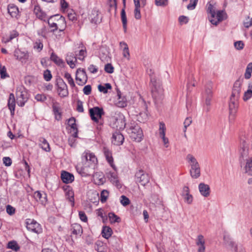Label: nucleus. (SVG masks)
<instances>
[{
	"label": "nucleus",
	"instance_id": "nucleus-54",
	"mask_svg": "<svg viewBox=\"0 0 252 252\" xmlns=\"http://www.w3.org/2000/svg\"><path fill=\"white\" fill-rule=\"evenodd\" d=\"M7 247L8 248L16 251L19 249V247L17 243L15 241L9 242L8 243Z\"/></svg>",
	"mask_w": 252,
	"mask_h": 252
},
{
	"label": "nucleus",
	"instance_id": "nucleus-11",
	"mask_svg": "<svg viewBox=\"0 0 252 252\" xmlns=\"http://www.w3.org/2000/svg\"><path fill=\"white\" fill-rule=\"evenodd\" d=\"M159 137L162 139V142L165 148H168L169 145V140L168 138L165 137L166 127L165 124L163 122L159 123Z\"/></svg>",
	"mask_w": 252,
	"mask_h": 252
},
{
	"label": "nucleus",
	"instance_id": "nucleus-13",
	"mask_svg": "<svg viewBox=\"0 0 252 252\" xmlns=\"http://www.w3.org/2000/svg\"><path fill=\"white\" fill-rule=\"evenodd\" d=\"M240 158L244 159L247 158L249 155V148L248 144L245 140L241 138L240 139V147L239 150Z\"/></svg>",
	"mask_w": 252,
	"mask_h": 252
},
{
	"label": "nucleus",
	"instance_id": "nucleus-24",
	"mask_svg": "<svg viewBox=\"0 0 252 252\" xmlns=\"http://www.w3.org/2000/svg\"><path fill=\"white\" fill-rule=\"evenodd\" d=\"M33 12L38 18L42 20H45L46 14L42 10L38 5L37 4L34 6Z\"/></svg>",
	"mask_w": 252,
	"mask_h": 252
},
{
	"label": "nucleus",
	"instance_id": "nucleus-62",
	"mask_svg": "<svg viewBox=\"0 0 252 252\" xmlns=\"http://www.w3.org/2000/svg\"><path fill=\"white\" fill-rule=\"evenodd\" d=\"M104 70L108 73H112L114 72V67L110 63H107L105 65Z\"/></svg>",
	"mask_w": 252,
	"mask_h": 252
},
{
	"label": "nucleus",
	"instance_id": "nucleus-53",
	"mask_svg": "<svg viewBox=\"0 0 252 252\" xmlns=\"http://www.w3.org/2000/svg\"><path fill=\"white\" fill-rule=\"evenodd\" d=\"M120 123V125L118 126L117 125L116 126L117 128L121 129H124L126 126V123L124 121V118H120L119 119H116V124Z\"/></svg>",
	"mask_w": 252,
	"mask_h": 252
},
{
	"label": "nucleus",
	"instance_id": "nucleus-46",
	"mask_svg": "<svg viewBox=\"0 0 252 252\" xmlns=\"http://www.w3.org/2000/svg\"><path fill=\"white\" fill-rule=\"evenodd\" d=\"M123 45H124V49H123V56L125 58H128L129 57V52L128 47L127 44L125 42H120V46L121 47H123Z\"/></svg>",
	"mask_w": 252,
	"mask_h": 252
},
{
	"label": "nucleus",
	"instance_id": "nucleus-34",
	"mask_svg": "<svg viewBox=\"0 0 252 252\" xmlns=\"http://www.w3.org/2000/svg\"><path fill=\"white\" fill-rule=\"evenodd\" d=\"M58 17H59V15L51 16L48 20V23L49 27L51 28H53L51 32H53L57 31V22L56 21H55V19H56V18Z\"/></svg>",
	"mask_w": 252,
	"mask_h": 252
},
{
	"label": "nucleus",
	"instance_id": "nucleus-8",
	"mask_svg": "<svg viewBox=\"0 0 252 252\" xmlns=\"http://www.w3.org/2000/svg\"><path fill=\"white\" fill-rule=\"evenodd\" d=\"M76 80L79 86H83L88 81V76L84 69L78 68L76 72Z\"/></svg>",
	"mask_w": 252,
	"mask_h": 252
},
{
	"label": "nucleus",
	"instance_id": "nucleus-63",
	"mask_svg": "<svg viewBox=\"0 0 252 252\" xmlns=\"http://www.w3.org/2000/svg\"><path fill=\"white\" fill-rule=\"evenodd\" d=\"M79 216L80 219L83 222H86L88 220V218L83 211H80L79 212Z\"/></svg>",
	"mask_w": 252,
	"mask_h": 252
},
{
	"label": "nucleus",
	"instance_id": "nucleus-39",
	"mask_svg": "<svg viewBox=\"0 0 252 252\" xmlns=\"http://www.w3.org/2000/svg\"><path fill=\"white\" fill-rule=\"evenodd\" d=\"M135 5L134 17L136 19L141 18V14L140 11V1L139 0H133Z\"/></svg>",
	"mask_w": 252,
	"mask_h": 252
},
{
	"label": "nucleus",
	"instance_id": "nucleus-47",
	"mask_svg": "<svg viewBox=\"0 0 252 252\" xmlns=\"http://www.w3.org/2000/svg\"><path fill=\"white\" fill-rule=\"evenodd\" d=\"M207 12L211 14V18H214L216 16L215 8L210 2L207 4Z\"/></svg>",
	"mask_w": 252,
	"mask_h": 252
},
{
	"label": "nucleus",
	"instance_id": "nucleus-56",
	"mask_svg": "<svg viewBox=\"0 0 252 252\" xmlns=\"http://www.w3.org/2000/svg\"><path fill=\"white\" fill-rule=\"evenodd\" d=\"M182 196L184 197V201L185 202H186L187 203H188L189 204H190L192 203V201H193V196L191 194H190L189 193V194H186L185 195H182Z\"/></svg>",
	"mask_w": 252,
	"mask_h": 252
},
{
	"label": "nucleus",
	"instance_id": "nucleus-61",
	"mask_svg": "<svg viewBox=\"0 0 252 252\" xmlns=\"http://www.w3.org/2000/svg\"><path fill=\"white\" fill-rule=\"evenodd\" d=\"M35 99L38 101L44 102L47 99V97L44 94H37L35 96Z\"/></svg>",
	"mask_w": 252,
	"mask_h": 252
},
{
	"label": "nucleus",
	"instance_id": "nucleus-25",
	"mask_svg": "<svg viewBox=\"0 0 252 252\" xmlns=\"http://www.w3.org/2000/svg\"><path fill=\"white\" fill-rule=\"evenodd\" d=\"M8 12L12 17L18 19L19 9L14 4H9L8 6Z\"/></svg>",
	"mask_w": 252,
	"mask_h": 252
},
{
	"label": "nucleus",
	"instance_id": "nucleus-50",
	"mask_svg": "<svg viewBox=\"0 0 252 252\" xmlns=\"http://www.w3.org/2000/svg\"><path fill=\"white\" fill-rule=\"evenodd\" d=\"M33 47L39 51L42 50L43 47L42 41L41 39H36L33 44Z\"/></svg>",
	"mask_w": 252,
	"mask_h": 252
},
{
	"label": "nucleus",
	"instance_id": "nucleus-23",
	"mask_svg": "<svg viewBox=\"0 0 252 252\" xmlns=\"http://www.w3.org/2000/svg\"><path fill=\"white\" fill-rule=\"evenodd\" d=\"M90 19L92 23L97 24L101 21V18L98 11L93 10L90 16Z\"/></svg>",
	"mask_w": 252,
	"mask_h": 252
},
{
	"label": "nucleus",
	"instance_id": "nucleus-51",
	"mask_svg": "<svg viewBox=\"0 0 252 252\" xmlns=\"http://www.w3.org/2000/svg\"><path fill=\"white\" fill-rule=\"evenodd\" d=\"M109 192L105 189L103 190L100 193V201L104 203L106 201L108 197Z\"/></svg>",
	"mask_w": 252,
	"mask_h": 252
},
{
	"label": "nucleus",
	"instance_id": "nucleus-28",
	"mask_svg": "<svg viewBox=\"0 0 252 252\" xmlns=\"http://www.w3.org/2000/svg\"><path fill=\"white\" fill-rule=\"evenodd\" d=\"M8 106L10 110L11 114L13 115L15 111V99L13 94H9V99L8 101Z\"/></svg>",
	"mask_w": 252,
	"mask_h": 252
},
{
	"label": "nucleus",
	"instance_id": "nucleus-3",
	"mask_svg": "<svg viewBox=\"0 0 252 252\" xmlns=\"http://www.w3.org/2000/svg\"><path fill=\"white\" fill-rule=\"evenodd\" d=\"M103 152L105 157L106 159L110 165L113 168L114 171H108L106 172V175L110 182L115 185H118L119 183L118 177L117 173V168L114 163L112 153L109 149L106 147L103 148Z\"/></svg>",
	"mask_w": 252,
	"mask_h": 252
},
{
	"label": "nucleus",
	"instance_id": "nucleus-17",
	"mask_svg": "<svg viewBox=\"0 0 252 252\" xmlns=\"http://www.w3.org/2000/svg\"><path fill=\"white\" fill-rule=\"evenodd\" d=\"M124 141V137L119 132H115L113 134L112 142L116 145H122Z\"/></svg>",
	"mask_w": 252,
	"mask_h": 252
},
{
	"label": "nucleus",
	"instance_id": "nucleus-59",
	"mask_svg": "<svg viewBox=\"0 0 252 252\" xmlns=\"http://www.w3.org/2000/svg\"><path fill=\"white\" fill-rule=\"evenodd\" d=\"M78 59L80 60H83L84 58L86 56V50L85 49H82L79 51Z\"/></svg>",
	"mask_w": 252,
	"mask_h": 252
},
{
	"label": "nucleus",
	"instance_id": "nucleus-42",
	"mask_svg": "<svg viewBox=\"0 0 252 252\" xmlns=\"http://www.w3.org/2000/svg\"><path fill=\"white\" fill-rule=\"evenodd\" d=\"M112 229L109 226H105L103 228L102 230V236L108 239L112 235Z\"/></svg>",
	"mask_w": 252,
	"mask_h": 252
},
{
	"label": "nucleus",
	"instance_id": "nucleus-38",
	"mask_svg": "<svg viewBox=\"0 0 252 252\" xmlns=\"http://www.w3.org/2000/svg\"><path fill=\"white\" fill-rule=\"evenodd\" d=\"M94 182L96 184L98 185H100L103 184L104 182V180L103 178V176L101 173H96L94 175Z\"/></svg>",
	"mask_w": 252,
	"mask_h": 252
},
{
	"label": "nucleus",
	"instance_id": "nucleus-6",
	"mask_svg": "<svg viewBox=\"0 0 252 252\" xmlns=\"http://www.w3.org/2000/svg\"><path fill=\"white\" fill-rule=\"evenodd\" d=\"M56 85L57 86L58 94L61 97H64L68 96L67 86L62 78H59L57 79Z\"/></svg>",
	"mask_w": 252,
	"mask_h": 252
},
{
	"label": "nucleus",
	"instance_id": "nucleus-45",
	"mask_svg": "<svg viewBox=\"0 0 252 252\" xmlns=\"http://www.w3.org/2000/svg\"><path fill=\"white\" fill-rule=\"evenodd\" d=\"M112 86L110 83H106L104 86L99 85L98 86V89L100 92H102L104 94L108 93V89H111Z\"/></svg>",
	"mask_w": 252,
	"mask_h": 252
},
{
	"label": "nucleus",
	"instance_id": "nucleus-27",
	"mask_svg": "<svg viewBox=\"0 0 252 252\" xmlns=\"http://www.w3.org/2000/svg\"><path fill=\"white\" fill-rule=\"evenodd\" d=\"M190 176L193 179L198 178L201 175L200 166H195L190 167L189 170Z\"/></svg>",
	"mask_w": 252,
	"mask_h": 252
},
{
	"label": "nucleus",
	"instance_id": "nucleus-57",
	"mask_svg": "<svg viewBox=\"0 0 252 252\" xmlns=\"http://www.w3.org/2000/svg\"><path fill=\"white\" fill-rule=\"evenodd\" d=\"M234 47L238 50H242L244 47V44L242 41H237L234 42Z\"/></svg>",
	"mask_w": 252,
	"mask_h": 252
},
{
	"label": "nucleus",
	"instance_id": "nucleus-1",
	"mask_svg": "<svg viewBox=\"0 0 252 252\" xmlns=\"http://www.w3.org/2000/svg\"><path fill=\"white\" fill-rule=\"evenodd\" d=\"M82 160L85 161L84 165L78 164L76 168L77 172L83 176L90 174L89 168L94 169L97 162V159L94 154L86 151L83 153L82 157Z\"/></svg>",
	"mask_w": 252,
	"mask_h": 252
},
{
	"label": "nucleus",
	"instance_id": "nucleus-60",
	"mask_svg": "<svg viewBox=\"0 0 252 252\" xmlns=\"http://www.w3.org/2000/svg\"><path fill=\"white\" fill-rule=\"evenodd\" d=\"M196 244L198 246L205 245V240L203 235H199L198 236Z\"/></svg>",
	"mask_w": 252,
	"mask_h": 252
},
{
	"label": "nucleus",
	"instance_id": "nucleus-22",
	"mask_svg": "<svg viewBox=\"0 0 252 252\" xmlns=\"http://www.w3.org/2000/svg\"><path fill=\"white\" fill-rule=\"evenodd\" d=\"M68 125L72 129L73 133L72 135L74 137H77L78 136V129L77 125L76 124V119L74 117H71L68 121Z\"/></svg>",
	"mask_w": 252,
	"mask_h": 252
},
{
	"label": "nucleus",
	"instance_id": "nucleus-2",
	"mask_svg": "<svg viewBox=\"0 0 252 252\" xmlns=\"http://www.w3.org/2000/svg\"><path fill=\"white\" fill-rule=\"evenodd\" d=\"M241 89L238 81L234 83L229 103L230 119H234L238 107V99L240 97Z\"/></svg>",
	"mask_w": 252,
	"mask_h": 252
},
{
	"label": "nucleus",
	"instance_id": "nucleus-21",
	"mask_svg": "<svg viewBox=\"0 0 252 252\" xmlns=\"http://www.w3.org/2000/svg\"><path fill=\"white\" fill-rule=\"evenodd\" d=\"M33 197L37 202H39L42 204H45L47 201V195L46 193H42L39 191L34 192Z\"/></svg>",
	"mask_w": 252,
	"mask_h": 252
},
{
	"label": "nucleus",
	"instance_id": "nucleus-7",
	"mask_svg": "<svg viewBox=\"0 0 252 252\" xmlns=\"http://www.w3.org/2000/svg\"><path fill=\"white\" fill-rule=\"evenodd\" d=\"M135 181L141 185L145 186L149 182V177L142 170L136 172L135 175Z\"/></svg>",
	"mask_w": 252,
	"mask_h": 252
},
{
	"label": "nucleus",
	"instance_id": "nucleus-18",
	"mask_svg": "<svg viewBox=\"0 0 252 252\" xmlns=\"http://www.w3.org/2000/svg\"><path fill=\"white\" fill-rule=\"evenodd\" d=\"M57 22V31L59 30L60 32H63L66 28V21L64 17L60 16L55 19Z\"/></svg>",
	"mask_w": 252,
	"mask_h": 252
},
{
	"label": "nucleus",
	"instance_id": "nucleus-29",
	"mask_svg": "<svg viewBox=\"0 0 252 252\" xmlns=\"http://www.w3.org/2000/svg\"><path fill=\"white\" fill-rule=\"evenodd\" d=\"M244 169L245 173L252 176V157L246 159Z\"/></svg>",
	"mask_w": 252,
	"mask_h": 252
},
{
	"label": "nucleus",
	"instance_id": "nucleus-32",
	"mask_svg": "<svg viewBox=\"0 0 252 252\" xmlns=\"http://www.w3.org/2000/svg\"><path fill=\"white\" fill-rule=\"evenodd\" d=\"M213 83L212 81H209L205 86L204 95L213 96Z\"/></svg>",
	"mask_w": 252,
	"mask_h": 252
},
{
	"label": "nucleus",
	"instance_id": "nucleus-16",
	"mask_svg": "<svg viewBox=\"0 0 252 252\" xmlns=\"http://www.w3.org/2000/svg\"><path fill=\"white\" fill-rule=\"evenodd\" d=\"M151 94L152 97L155 100V102L157 101L158 97V88L157 82L155 78H151Z\"/></svg>",
	"mask_w": 252,
	"mask_h": 252
},
{
	"label": "nucleus",
	"instance_id": "nucleus-5",
	"mask_svg": "<svg viewBox=\"0 0 252 252\" xmlns=\"http://www.w3.org/2000/svg\"><path fill=\"white\" fill-rule=\"evenodd\" d=\"M89 113L91 119L96 123H99V125H102V123L99 122V120L101 118L104 114L103 110L102 108L99 107H94L89 109Z\"/></svg>",
	"mask_w": 252,
	"mask_h": 252
},
{
	"label": "nucleus",
	"instance_id": "nucleus-35",
	"mask_svg": "<svg viewBox=\"0 0 252 252\" xmlns=\"http://www.w3.org/2000/svg\"><path fill=\"white\" fill-rule=\"evenodd\" d=\"M72 231L73 234L81 236L83 233V229L81 225L78 223H74L72 225Z\"/></svg>",
	"mask_w": 252,
	"mask_h": 252
},
{
	"label": "nucleus",
	"instance_id": "nucleus-55",
	"mask_svg": "<svg viewBox=\"0 0 252 252\" xmlns=\"http://www.w3.org/2000/svg\"><path fill=\"white\" fill-rule=\"evenodd\" d=\"M120 202L124 206H126L130 203L129 199L125 195H122L121 196Z\"/></svg>",
	"mask_w": 252,
	"mask_h": 252
},
{
	"label": "nucleus",
	"instance_id": "nucleus-20",
	"mask_svg": "<svg viewBox=\"0 0 252 252\" xmlns=\"http://www.w3.org/2000/svg\"><path fill=\"white\" fill-rule=\"evenodd\" d=\"M61 178L63 182L66 184L72 182L74 179L73 174L65 171L62 172L61 174Z\"/></svg>",
	"mask_w": 252,
	"mask_h": 252
},
{
	"label": "nucleus",
	"instance_id": "nucleus-14",
	"mask_svg": "<svg viewBox=\"0 0 252 252\" xmlns=\"http://www.w3.org/2000/svg\"><path fill=\"white\" fill-rule=\"evenodd\" d=\"M14 56L22 63H26L29 57L28 52L22 51L19 49L15 50Z\"/></svg>",
	"mask_w": 252,
	"mask_h": 252
},
{
	"label": "nucleus",
	"instance_id": "nucleus-52",
	"mask_svg": "<svg viewBox=\"0 0 252 252\" xmlns=\"http://www.w3.org/2000/svg\"><path fill=\"white\" fill-rule=\"evenodd\" d=\"M43 78L46 81H49L52 78L51 71L49 69H46L44 71Z\"/></svg>",
	"mask_w": 252,
	"mask_h": 252
},
{
	"label": "nucleus",
	"instance_id": "nucleus-37",
	"mask_svg": "<svg viewBox=\"0 0 252 252\" xmlns=\"http://www.w3.org/2000/svg\"><path fill=\"white\" fill-rule=\"evenodd\" d=\"M252 96V82L250 83L248 85V89L246 91L244 94L243 100L245 101H247L250 99Z\"/></svg>",
	"mask_w": 252,
	"mask_h": 252
},
{
	"label": "nucleus",
	"instance_id": "nucleus-49",
	"mask_svg": "<svg viewBox=\"0 0 252 252\" xmlns=\"http://www.w3.org/2000/svg\"><path fill=\"white\" fill-rule=\"evenodd\" d=\"M64 77L67 80L68 83L70 85L71 87L74 88L75 87V84L74 83V80L70 73L68 72H65L64 75Z\"/></svg>",
	"mask_w": 252,
	"mask_h": 252
},
{
	"label": "nucleus",
	"instance_id": "nucleus-15",
	"mask_svg": "<svg viewBox=\"0 0 252 252\" xmlns=\"http://www.w3.org/2000/svg\"><path fill=\"white\" fill-rule=\"evenodd\" d=\"M216 15L217 21H216L214 18H212L209 20L210 22L213 25L216 26H217L220 22H221L226 19L227 17L226 13L223 10L218 11Z\"/></svg>",
	"mask_w": 252,
	"mask_h": 252
},
{
	"label": "nucleus",
	"instance_id": "nucleus-33",
	"mask_svg": "<svg viewBox=\"0 0 252 252\" xmlns=\"http://www.w3.org/2000/svg\"><path fill=\"white\" fill-rule=\"evenodd\" d=\"M118 99L116 102V104L118 107H124L126 106L127 102L125 98L121 97V93L120 91L117 92Z\"/></svg>",
	"mask_w": 252,
	"mask_h": 252
},
{
	"label": "nucleus",
	"instance_id": "nucleus-19",
	"mask_svg": "<svg viewBox=\"0 0 252 252\" xmlns=\"http://www.w3.org/2000/svg\"><path fill=\"white\" fill-rule=\"evenodd\" d=\"M198 189L201 194L204 197H208L210 195V189L209 185L201 183L199 184Z\"/></svg>",
	"mask_w": 252,
	"mask_h": 252
},
{
	"label": "nucleus",
	"instance_id": "nucleus-48",
	"mask_svg": "<svg viewBox=\"0 0 252 252\" xmlns=\"http://www.w3.org/2000/svg\"><path fill=\"white\" fill-rule=\"evenodd\" d=\"M53 111L55 116V118L57 120H60L61 119V113L60 112V107L54 104L53 105Z\"/></svg>",
	"mask_w": 252,
	"mask_h": 252
},
{
	"label": "nucleus",
	"instance_id": "nucleus-9",
	"mask_svg": "<svg viewBox=\"0 0 252 252\" xmlns=\"http://www.w3.org/2000/svg\"><path fill=\"white\" fill-rule=\"evenodd\" d=\"M27 228L36 233H40L42 232V228L40 224L34 220H29L27 222Z\"/></svg>",
	"mask_w": 252,
	"mask_h": 252
},
{
	"label": "nucleus",
	"instance_id": "nucleus-4",
	"mask_svg": "<svg viewBox=\"0 0 252 252\" xmlns=\"http://www.w3.org/2000/svg\"><path fill=\"white\" fill-rule=\"evenodd\" d=\"M128 133L134 141L140 142L143 136L141 127L135 122H131L128 126Z\"/></svg>",
	"mask_w": 252,
	"mask_h": 252
},
{
	"label": "nucleus",
	"instance_id": "nucleus-10",
	"mask_svg": "<svg viewBox=\"0 0 252 252\" xmlns=\"http://www.w3.org/2000/svg\"><path fill=\"white\" fill-rule=\"evenodd\" d=\"M65 192L66 199L70 203L71 206H74V194L72 188L68 185H65L63 187Z\"/></svg>",
	"mask_w": 252,
	"mask_h": 252
},
{
	"label": "nucleus",
	"instance_id": "nucleus-12",
	"mask_svg": "<svg viewBox=\"0 0 252 252\" xmlns=\"http://www.w3.org/2000/svg\"><path fill=\"white\" fill-rule=\"evenodd\" d=\"M16 95L18 105L20 107H23L28 99L27 92L20 90L17 92Z\"/></svg>",
	"mask_w": 252,
	"mask_h": 252
},
{
	"label": "nucleus",
	"instance_id": "nucleus-41",
	"mask_svg": "<svg viewBox=\"0 0 252 252\" xmlns=\"http://www.w3.org/2000/svg\"><path fill=\"white\" fill-rule=\"evenodd\" d=\"M108 217L111 223H119L121 221V218L113 212L109 213Z\"/></svg>",
	"mask_w": 252,
	"mask_h": 252
},
{
	"label": "nucleus",
	"instance_id": "nucleus-31",
	"mask_svg": "<svg viewBox=\"0 0 252 252\" xmlns=\"http://www.w3.org/2000/svg\"><path fill=\"white\" fill-rule=\"evenodd\" d=\"M223 240L226 245L230 247L231 249H233L235 252L237 251V245L229 236H224Z\"/></svg>",
	"mask_w": 252,
	"mask_h": 252
},
{
	"label": "nucleus",
	"instance_id": "nucleus-40",
	"mask_svg": "<svg viewBox=\"0 0 252 252\" xmlns=\"http://www.w3.org/2000/svg\"><path fill=\"white\" fill-rule=\"evenodd\" d=\"M125 8V6H124V7L122 9L121 13V17L124 32H126V31L127 19Z\"/></svg>",
	"mask_w": 252,
	"mask_h": 252
},
{
	"label": "nucleus",
	"instance_id": "nucleus-44",
	"mask_svg": "<svg viewBox=\"0 0 252 252\" xmlns=\"http://www.w3.org/2000/svg\"><path fill=\"white\" fill-rule=\"evenodd\" d=\"M148 116L146 112H140L137 115V120L140 123H145L148 120Z\"/></svg>",
	"mask_w": 252,
	"mask_h": 252
},
{
	"label": "nucleus",
	"instance_id": "nucleus-43",
	"mask_svg": "<svg viewBox=\"0 0 252 252\" xmlns=\"http://www.w3.org/2000/svg\"><path fill=\"white\" fill-rule=\"evenodd\" d=\"M51 60L53 61L55 63L60 66L63 65L64 63L63 61L58 57L55 53H52L50 57Z\"/></svg>",
	"mask_w": 252,
	"mask_h": 252
},
{
	"label": "nucleus",
	"instance_id": "nucleus-64",
	"mask_svg": "<svg viewBox=\"0 0 252 252\" xmlns=\"http://www.w3.org/2000/svg\"><path fill=\"white\" fill-rule=\"evenodd\" d=\"M244 26L248 28L252 26V18H250L249 17H248L247 19H246V21L244 22Z\"/></svg>",
	"mask_w": 252,
	"mask_h": 252
},
{
	"label": "nucleus",
	"instance_id": "nucleus-26",
	"mask_svg": "<svg viewBox=\"0 0 252 252\" xmlns=\"http://www.w3.org/2000/svg\"><path fill=\"white\" fill-rule=\"evenodd\" d=\"M66 61L70 68H74L75 67V63L77 62V59L73 53H68L66 56Z\"/></svg>",
	"mask_w": 252,
	"mask_h": 252
},
{
	"label": "nucleus",
	"instance_id": "nucleus-30",
	"mask_svg": "<svg viewBox=\"0 0 252 252\" xmlns=\"http://www.w3.org/2000/svg\"><path fill=\"white\" fill-rule=\"evenodd\" d=\"M38 141L39 142V146L43 150L48 152L51 151L49 144L44 138L42 137H39Z\"/></svg>",
	"mask_w": 252,
	"mask_h": 252
},
{
	"label": "nucleus",
	"instance_id": "nucleus-58",
	"mask_svg": "<svg viewBox=\"0 0 252 252\" xmlns=\"http://www.w3.org/2000/svg\"><path fill=\"white\" fill-rule=\"evenodd\" d=\"M198 0H190L189 3L187 6L189 10H193L195 8Z\"/></svg>",
	"mask_w": 252,
	"mask_h": 252
},
{
	"label": "nucleus",
	"instance_id": "nucleus-36",
	"mask_svg": "<svg viewBox=\"0 0 252 252\" xmlns=\"http://www.w3.org/2000/svg\"><path fill=\"white\" fill-rule=\"evenodd\" d=\"M186 159L188 162L189 164L190 167L199 165L197 159L191 154L187 155Z\"/></svg>",
	"mask_w": 252,
	"mask_h": 252
}]
</instances>
